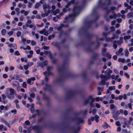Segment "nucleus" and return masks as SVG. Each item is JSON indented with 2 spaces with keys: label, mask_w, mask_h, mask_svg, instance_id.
I'll return each mask as SVG.
<instances>
[{
  "label": "nucleus",
  "mask_w": 133,
  "mask_h": 133,
  "mask_svg": "<svg viewBox=\"0 0 133 133\" xmlns=\"http://www.w3.org/2000/svg\"><path fill=\"white\" fill-rule=\"evenodd\" d=\"M124 75L128 78H129V75L127 73L125 72L124 73Z\"/></svg>",
  "instance_id": "bf43d9fd"
},
{
  "label": "nucleus",
  "mask_w": 133,
  "mask_h": 133,
  "mask_svg": "<svg viewBox=\"0 0 133 133\" xmlns=\"http://www.w3.org/2000/svg\"><path fill=\"white\" fill-rule=\"evenodd\" d=\"M55 36V35L54 34L49 35L48 37V39L49 40H50L51 39L53 38Z\"/></svg>",
  "instance_id": "7c9ffc66"
},
{
  "label": "nucleus",
  "mask_w": 133,
  "mask_h": 133,
  "mask_svg": "<svg viewBox=\"0 0 133 133\" xmlns=\"http://www.w3.org/2000/svg\"><path fill=\"white\" fill-rule=\"evenodd\" d=\"M97 110L95 108L92 111V113L93 115H95L96 112Z\"/></svg>",
  "instance_id": "a19ab883"
},
{
  "label": "nucleus",
  "mask_w": 133,
  "mask_h": 133,
  "mask_svg": "<svg viewBox=\"0 0 133 133\" xmlns=\"http://www.w3.org/2000/svg\"><path fill=\"white\" fill-rule=\"evenodd\" d=\"M96 107L98 108H99L101 107V105L100 104L97 103L95 104Z\"/></svg>",
  "instance_id": "864d4df0"
},
{
  "label": "nucleus",
  "mask_w": 133,
  "mask_h": 133,
  "mask_svg": "<svg viewBox=\"0 0 133 133\" xmlns=\"http://www.w3.org/2000/svg\"><path fill=\"white\" fill-rule=\"evenodd\" d=\"M25 124L27 125H29L30 124V122L28 120H27L25 122Z\"/></svg>",
  "instance_id": "774afa93"
},
{
  "label": "nucleus",
  "mask_w": 133,
  "mask_h": 133,
  "mask_svg": "<svg viewBox=\"0 0 133 133\" xmlns=\"http://www.w3.org/2000/svg\"><path fill=\"white\" fill-rule=\"evenodd\" d=\"M68 25H64L63 24H60V26L58 27L57 28V30L58 31H60L61 30L62 28L63 27H66L68 26Z\"/></svg>",
  "instance_id": "2eb2a0df"
},
{
  "label": "nucleus",
  "mask_w": 133,
  "mask_h": 133,
  "mask_svg": "<svg viewBox=\"0 0 133 133\" xmlns=\"http://www.w3.org/2000/svg\"><path fill=\"white\" fill-rule=\"evenodd\" d=\"M21 34V32L20 31H18L16 34V35L18 37H19Z\"/></svg>",
  "instance_id": "ea45409f"
},
{
  "label": "nucleus",
  "mask_w": 133,
  "mask_h": 133,
  "mask_svg": "<svg viewBox=\"0 0 133 133\" xmlns=\"http://www.w3.org/2000/svg\"><path fill=\"white\" fill-rule=\"evenodd\" d=\"M131 36L130 35L125 36L124 38L125 40H127L130 38Z\"/></svg>",
  "instance_id": "2f4dec72"
},
{
  "label": "nucleus",
  "mask_w": 133,
  "mask_h": 133,
  "mask_svg": "<svg viewBox=\"0 0 133 133\" xmlns=\"http://www.w3.org/2000/svg\"><path fill=\"white\" fill-rule=\"evenodd\" d=\"M48 14H47V13H46L45 14H41L42 16L43 17H45V16H48Z\"/></svg>",
  "instance_id": "052dcab7"
},
{
  "label": "nucleus",
  "mask_w": 133,
  "mask_h": 133,
  "mask_svg": "<svg viewBox=\"0 0 133 133\" xmlns=\"http://www.w3.org/2000/svg\"><path fill=\"white\" fill-rule=\"evenodd\" d=\"M103 127H105V128H107L109 127H110V126L106 122H105L104 124L103 125Z\"/></svg>",
  "instance_id": "e433bc0d"
},
{
  "label": "nucleus",
  "mask_w": 133,
  "mask_h": 133,
  "mask_svg": "<svg viewBox=\"0 0 133 133\" xmlns=\"http://www.w3.org/2000/svg\"><path fill=\"white\" fill-rule=\"evenodd\" d=\"M19 84L18 82L16 81H12L11 83V84L14 86H16L17 84Z\"/></svg>",
  "instance_id": "6ab92c4d"
},
{
  "label": "nucleus",
  "mask_w": 133,
  "mask_h": 133,
  "mask_svg": "<svg viewBox=\"0 0 133 133\" xmlns=\"http://www.w3.org/2000/svg\"><path fill=\"white\" fill-rule=\"evenodd\" d=\"M52 69V68L51 66H48L47 68V70L48 72H43V74L44 75H52V73L50 72V71Z\"/></svg>",
  "instance_id": "0eeeda50"
},
{
  "label": "nucleus",
  "mask_w": 133,
  "mask_h": 133,
  "mask_svg": "<svg viewBox=\"0 0 133 133\" xmlns=\"http://www.w3.org/2000/svg\"><path fill=\"white\" fill-rule=\"evenodd\" d=\"M123 51V49L122 48H120L119 49L118 51H117L116 52V54L117 56H119L120 55V54Z\"/></svg>",
  "instance_id": "aec40b11"
},
{
  "label": "nucleus",
  "mask_w": 133,
  "mask_h": 133,
  "mask_svg": "<svg viewBox=\"0 0 133 133\" xmlns=\"http://www.w3.org/2000/svg\"><path fill=\"white\" fill-rule=\"evenodd\" d=\"M43 25H44V24L43 23H42L41 24H40V25H39L38 24H36V25L37 26V27L39 26V27H41L43 26Z\"/></svg>",
  "instance_id": "4d7b16f0"
},
{
  "label": "nucleus",
  "mask_w": 133,
  "mask_h": 133,
  "mask_svg": "<svg viewBox=\"0 0 133 133\" xmlns=\"http://www.w3.org/2000/svg\"><path fill=\"white\" fill-rule=\"evenodd\" d=\"M11 104H9V105H7L4 107L5 109L6 110H7L10 107H11Z\"/></svg>",
  "instance_id": "4c0bfd02"
},
{
  "label": "nucleus",
  "mask_w": 133,
  "mask_h": 133,
  "mask_svg": "<svg viewBox=\"0 0 133 133\" xmlns=\"http://www.w3.org/2000/svg\"><path fill=\"white\" fill-rule=\"evenodd\" d=\"M117 43L116 42V41H115L113 43V48H114V49H116V48L117 47Z\"/></svg>",
  "instance_id": "5701e85b"
},
{
  "label": "nucleus",
  "mask_w": 133,
  "mask_h": 133,
  "mask_svg": "<svg viewBox=\"0 0 133 133\" xmlns=\"http://www.w3.org/2000/svg\"><path fill=\"white\" fill-rule=\"evenodd\" d=\"M115 124L117 126H119L121 125V124L120 123V122L119 121H118L116 122Z\"/></svg>",
  "instance_id": "5fc2aeb1"
},
{
  "label": "nucleus",
  "mask_w": 133,
  "mask_h": 133,
  "mask_svg": "<svg viewBox=\"0 0 133 133\" xmlns=\"http://www.w3.org/2000/svg\"><path fill=\"white\" fill-rule=\"evenodd\" d=\"M112 37L111 38L107 37L106 38L105 40L106 42H112Z\"/></svg>",
  "instance_id": "c85d7f7f"
},
{
  "label": "nucleus",
  "mask_w": 133,
  "mask_h": 133,
  "mask_svg": "<svg viewBox=\"0 0 133 133\" xmlns=\"http://www.w3.org/2000/svg\"><path fill=\"white\" fill-rule=\"evenodd\" d=\"M70 5V4L68 2L67 4L65 6V8L66 9L68 8Z\"/></svg>",
  "instance_id": "3c124183"
},
{
  "label": "nucleus",
  "mask_w": 133,
  "mask_h": 133,
  "mask_svg": "<svg viewBox=\"0 0 133 133\" xmlns=\"http://www.w3.org/2000/svg\"><path fill=\"white\" fill-rule=\"evenodd\" d=\"M118 61L119 62H122V63H124L125 61V60L124 58H119L118 59Z\"/></svg>",
  "instance_id": "f704fd0d"
},
{
  "label": "nucleus",
  "mask_w": 133,
  "mask_h": 133,
  "mask_svg": "<svg viewBox=\"0 0 133 133\" xmlns=\"http://www.w3.org/2000/svg\"><path fill=\"white\" fill-rule=\"evenodd\" d=\"M46 30L45 29H44L42 30L41 31L39 32V33L41 34H43L44 33V31Z\"/></svg>",
  "instance_id": "49530a36"
},
{
  "label": "nucleus",
  "mask_w": 133,
  "mask_h": 133,
  "mask_svg": "<svg viewBox=\"0 0 133 133\" xmlns=\"http://www.w3.org/2000/svg\"><path fill=\"white\" fill-rule=\"evenodd\" d=\"M95 99L92 98V96H90L88 98L85 99L84 102L85 105H87L88 103L90 104L93 103Z\"/></svg>",
  "instance_id": "20e7f679"
},
{
  "label": "nucleus",
  "mask_w": 133,
  "mask_h": 133,
  "mask_svg": "<svg viewBox=\"0 0 133 133\" xmlns=\"http://www.w3.org/2000/svg\"><path fill=\"white\" fill-rule=\"evenodd\" d=\"M30 64L29 63H28L27 64V65H24V68L25 70H27L28 68V67L29 66Z\"/></svg>",
  "instance_id": "c756f323"
},
{
  "label": "nucleus",
  "mask_w": 133,
  "mask_h": 133,
  "mask_svg": "<svg viewBox=\"0 0 133 133\" xmlns=\"http://www.w3.org/2000/svg\"><path fill=\"white\" fill-rule=\"evenodd\" d=\"M128 107L131 109L132 110V104L130 103H129L128 104Z\"/></svg>",
  "instance_id": "a18cd8bd"
},
{
  "label": "nucleus",
  "mask_w": 133,
  "mask_h": 133,
  "mask_svg": "<svg viewBox=\"0 0 133 133\" xmlns=\"http://www.w3.org/2000/svg\"><path fill=\"white\" fill-rule=\"evenodd\" d=\"M3 129V130L5 131H6L7 130V129L6 127H4V126L3 124H1L0 125V131H2Z\"/></svg>",
  "instance_id": "dca6fc26"
},
{
  "label": "nucleus",
  "mask_w": 133,
  "mask_h": 133,
  "mask_svg": "<svg viewBox=\"0 0 133 133\" xmlns=\"http://www.w3.org/2000/svg\"><path fill=\"white\" fill-rule=\"evenodd\" d=\"M18 6L19 8H22L23 9H25L26 7V5L24 4H22L19 3L18 4Z\"/></svg>",
  "instance_id": "f3484780"
},
{
  "label": "nucleus",
  "mask_w": 133,
  "mask_h": 133,
  "mask_svg": "<svg viewBox=\"0 0 133 133\" xmlns=\"http://www.w3.org/2000/svg\"><path fill=\"white\" fill-rule=\"evenodd\" d=\"M75 0H71V1L69 2H68L70 5L72 4H74L75 3Z\"/></svg>",
  "instance_id": "603ef678"
},
{
  "label": "nucleus",
  "mask_w": 133,
  "mask_h": 133,
  "mask_svg": "<svg viewBox=\"0 0 133 133\" xmlns=\"http://www.w3.org/2000/svg\"><path fill=\"white\" fill-rule=\"evenodd\" d=\"M35 79V77H31L30 78L28 79L27 82L28 84L30 85H32L33 83H31V81H34Z\"/></svg>",
  "instance_id": "f8f14e48"
},
{
  "label": "nucleus",
  "mask_w": 133,
  "mask_h": 133,
  "mask_svg": "<svg viewBox=\"0 0 133 133\" xmlns=\"http://www.w3.org/2000/svg\"><path fill=\"white\" fill-rule=\"evenodd\" d=\"M40 4L39 3H37L35 5V9H38V7L40 6Z\"/></svg>",
  "instance_id": "473e14b6"
},
{
  "label": "nucleus",
  "mask_w": 133,
  "mask_h": 133,
  "mask_svg": "<svg viewBox=\"0 0 133 133\" xmlns=\"http://www.w3.org/2000/svg\"><path fill=\"white\" fill-rule=\"evenodd\" d=\"M2 34L3 36L5 35L6 32V30L4 29L2 30L1 31Z\"/></svg>",
  "instance_id": "cd10ccee"
},
{
  "label": "nucleus",
  "mask_w": 133,
  "mask_h": 133,
  "mask_svg": "<svg viewBox=\"0 0 133 133\" xmlns=\"http://www.w3.org/2000/svg\"><path fill=\"white\" fill-rule=\"evenodd\" d=\"M7 90H9L10 91V95L11 96L13 95L14 94L15 91L14 89L11 88H8Z\"/></svg>",
  "instance_id": "9d476101"
},
{
  "label": "nucleus",
  "mask_w": 133,
  "mask_h": 133,
  "mask_svg": "<svg viewBox=\"0 0 133 133\" xmlns=\"http://www.w3.org/2000/svg\"><path fill=\"white\" fill-rule=\"evenodd\" d=\"M48 64V61H45L43 62H38L37 64L38 67H41V68H43L44 66L47 65Z\"/></svg>",
  "instance_id": "39448f33"
},
{
  "label": "nucleus",
  "mask_w": 133,
  "mask_h": 133,
  "mask_svg": "<svg viewBox=\"0 0 133 133\" xmlns=\"http://www.w3.org/2000/svg\"><path fill=\"white\" fill-rule=\"evenodd\" d=\"M44 35L48 36V35H49V33H48V32L47 31H46V30L45 31H44Z\"/></svg>",
  "instance_id": "69168bd1"
},
{
  "label": "nucleus",
  "mask_w": 133,
  "mask_h": 133,
  "mask_svg": "<svg viewBox=\"0 0 133 133\" xmlns=\"http://www.w3.org/2000/svg\"><path fill=\"white\" fill-rule=\"evenodd\" d=\"M81 10L80 7H75L73 10V14L69 15L68 16H66L65 18V20H68L70 21H73L76 16L80 13Z\"/></svg>",
  "instance_id": "f03ea898"
},
{
  "label": "nucleus",
  "mask_w": 133,
  "mask_h": 133,
  "mask_svg": "<svg viewBox=\"0 0 133 133\" xmlns=\"http://www.w3.org/2000/svg\"><path fill=\"white\" fill-rule=\"evenodd\" d=\"M115 87L114 86H112L109 87V89L111 90H112L113 89L115 90Z\"/></svg>",
  "instance_id": "c9c22d12"
},
{
  "label": "nucleus",
  "mask_w": 133,
  "mask_h": 133,
  "mask_svg": "<svg viewBox=\"0 0 133 133\" xmlns=\"http://www.w3.org/2000/svg\"><path fill=\"white\" fill-rule=\"evenodd\" d=\"M36 112L37 115H39L40 113V111L38 110H36Z\"/></svg>",
  "instance_id": "680f3d73"
},
{
  "label": "nucleus",
  "mask_w": 133,
  "mask_h": 133,
  "mask_svg": "<svg viewBox=\"0 0 133 133\" xmlns=\"http://www.w3.org/2000/svg\"><path fill=\"white\" fill-rule=\"evenodd\" d=\"M30 96L32 98H34L35 97V95L34 93L31 94L30 95Z\"/></svg>",
  "instance_id": "0e129e2a"
},
{
  "label": "nucleus",
  "mask_w": 133,
  "mask_h": 133,
  "mask_svg": "<svg viewBox=\"0 0 133 133\" xmlns=\"http://www.w3.org/2000/svg\"><path fill=\"white\" fill-rule=\"evenodd\" d=\"M65 65L64 64L63 66H58L57 68V70L59 72H62L64 70V67Z\"/></svg>",
  "instance_id": "1a4fd4ad"
},
{
  "label": "nucleus",
  "mask_w": 133,
  "mask_h": 133,
  "mask_svg": "<svg viewBox=\"0 0 133 133\" xmlns=\"http://www.w3.org/2000/svg\"><path fill=\"white\" fill-rule=\"evenodd\" d=\"M6 125H7L9 128H10V126L9 123H8L6 121L4 123Z\"/></svg>",
  "instance_id": "09e8293b"
},
{
  "label": "nucleus",
  "mask_w": 133,
  "mask_h": 133,
  "mask_svg": "<svg viewBox=\"0 0 133 133\" xmlns=\"http://www.w3.org/2000/svg\"><path fill=\"white\" fill-rule=\"evenodd\" d=\"M51 89V86L50 85L46 84V87L44 88V90L45 91H49Z\"/></svg>",
  "instance_id": "ddd939ff"
},
{
  "label": "nucleus",
  "mask_w": 133,
  "mask_h": 133,
  "mask_svg": "<svg viewBox=\"0 0 133 133\" xmlns=\"http://www.w3.org/2000/svg\"><path fill=\"white\" fill-rule=\"evenodd\" d=\"M22 87L24 88H26V82H23L22 85Z\"/></svg>",
  "instance_id": "37998d69"
},
{
  "label": "nucleus",
  "mask_w": 133,
  "mask_h": 133,
  "mask_svg": "<svg viewBox=\"0 0 133 133\" xmlns=\"http://www.w3.org/2000/svg\"><path fill=\"white\" fill-rule=\"evenodd\" d=\"M118 37V36L114 33L113 34V36L112 37V39H114L115 38L117 39Z\"/></svg>",
  "instance_id": "b1692460"
},
{
  "label": "nucleus",
  "mask_w": 133,
  "mask_h": 133,
  "mask_svg": "<svg viewBox=\"0 0 133 133\" xmlns=\"http://www.w3.org/2000/svg\"><path fill=\"white\" fill-rule=\"evenodd\" d=\"M115 106L113 104H111L110 105V108L111 109H113L115 108Z\"/></svg>",
  "instance_id": "8fccbe9b"
},
{
  "label": "nucleus",
  "mask_w": 133,
  "mask_h": 133,
  "mask_svg": "<svg viewBox=\"0 0 133 133\" xmlns=\"http://www.w3.org/2000/svg\"><path fill=\"white\" fill-rule=\"evenodd\" d=\"M102 0H99L97 6L95 7L93 9V13H96V10L99 8L104 9L107 6H108L111 4L112 3V0H106L105 3H102Z\"/></svg>",
  "instance_id": "f257e3e1"
},
{
  "label": "nucleus",
  "mask_w": 133,
  "mask_h": 133,
  "mask_svg": "<svg viewBox=\"0 0 133 133\" xmlns=\"http://www.w3.org/2000/svg\"><path fill=\"white\" fill-rule=\"evenodd\" d=\"M121 33V31L119 30H117L116 31V34L117 35H119V34H120Z\"/></svg>",
  "instance_id": "de8ad7c7"
},
{
  "label": "nucleus",
  "mask_w": 133,
  "mask_h": 133,
  "mask_svg": "<svg viewBox=\"0 0 133 133\" xmlns=\"http://www.w3.org/2000/svg\"><path fill=\"white\" fill-rule=\"evenodd\" d=\"M36 44V42L34 41H32L31 42V44L32 45H35Z\"/></svg>",
  "instance_id": "6e6d98bb"
},
{
  "label": "nucleus",
  "mask_w": 133,
  "mask_h": 133,
  "mask_svg": "<svg viewBox=\"0 0 133 133\" xmlns=\"http://www.w3.org/2000/svg\"><path fill=\"white\" fill-rule=\"evenodd\" d=\"M3 77L5 78H6L8 77V76L6 74H4L3 75Z\"/></svg>",
  "instance_id": "e2e57ef3"
},
{
  "label": "nucleus",
  "mask_w": 133,
  "mask_h": 133,
  "mask_svg": "<svg viewBox=\"0 0 133 133\" xmlns=\"http://www.w3.org/2000/svg\"><path fill=\"white\" fill-rule=\"evenodd\" d=\"M133 17V12H130L128 14L127 17L128 18H130Z\"/></svg>",
  "instance_id": "412c9836"
},
{
  "label": "nucleus",
  "mask_w": 133,
  "mask_h": 133,
  "mask_svg": "<svg viewBox=\"0 0 133 133\" xmlns=\"http://www.w3.org/2000/svg\"><path fill=\"white\" fill-rule=\"evenodd\" d=\"M125 53V56L127 57L128 56L129 54V52L127 49L126 50Z\"/></svg>",
  "instance_id": "58836bf2"
},
{
  "label": "nucleus",
  "mask_w": 133,
  "mask_h": 133,
  "mask_svg": "<svg viewBox=\"0 0 133 133\" xmlns=\"http://www.w3.org/2000/svg\"><path fill=\"white\" fill-rule=\"evenodd\" d=\"M13 31H10L9 32H8V35L10 36H11L13 34Z\"/></svg>",
  "instance_id": "13d9d810"
},
{
  "label": "nucleus",
  "mask_w": 133,
  "mask_h": 133,
  "mask_svg": "<svg viewBox=\"0 0 133 133\" xmlns=\"http://www.w3.org/2000/svg\"><path fill=\"white\" fill-rule=\"evenodd\" d=\"M12 47L14 48L15 49H17V45L16 44H13Z\"/></svg>",
  "instance_id": "338daca9"
},
{
  "label": "nucleus",
  "mask_w": 133,
  "mask_h": 133,
  "mask_svg": "<svg viewBox=\"0 0 133 133\" xmlns=\"http://www.w3.org/2000/svg\"><path fill=\"white\" fill-rule=\"evenodd\" d=\"M59 12V9H57L54 11V14L55 15L57 14Z\"/></svg>",
  "instance_id": "72a5a7b5"
},
{
  "label": "nucleus",
  "mask_w": 133,
  "mask_h": 133,
  "mask_svg": "<svg viewBox=\"0 0 133 133\" xmlns=\"http://www.w3.org/2000/svg\"><path fill=\"white\" fill-rule=\"evenodd\" d=\"M32 129L34 130L37 131L39 129V128L38 126H34L32 127Z\"/></svg>",
  "instance_id": "393cba45"
},
{
  "label": "nucleus",
  "mask_w": 133,
  "mask_h": 133,
  "mask_svg": "<svg viewBox=\"0 0 133 133\" xmlns=\"http://www.w3.org/2000/svg\"><path fill=\"white\" fill-rule=\"evenodd\" d=\"M113 118H114L115 120H117L118 119V115L116 113H114V112L113 113Z\"/></svg>",
  "instance_id": "a211bd4d"
},
{
  "label": "nucleus",
  "mask_w": 133,
  "mask_h": 133,
  "mask_svg": "<svg viewBox=\"0 0 133 133\" xmlns=\"http://www.w3.org/2000/svg\"><path fill=\"white\" fill-rule=\"evenodd\" d=\"M11 112L12 113H14V114H16L17 113V110L15 109L11 110Z\"/></svg>",
  "instance_id": "c03bdc74"
},
{
  "label": "nucleus",
  "mask_w": 133,
  "mask_h": 133,
  "mask_svg": "<svg viewBox=\"0 0 133 133\" xmlns=\"http://www.w3.org/2000/svg\"><path fill=\"white\" fill-rule=\"evenodd\" d=\"M116 9V8L115 6H111L110 8H109L108 6H107L104 9L105 10L107 11V15H108L111 11L114 10Z\"/></svg>",
  "instance_id": "6e6552de"
},
{
  "label": "nucleus",
  "mask_w": 133,
  "mask_h": 133,
  "mask_svg": "<svg viewBox=\"0 0 133 133\" xmlns=\"http://www.w3.org/2000/svg\"><path fill=\"white\" fill-rule=\"evenodd\" d=\"M104 38H101L98 39L97 37V41L98 45H99L100 44V43L99 42V41H102L104 40Z\"/></svg>",
  "instance_id": "a878e982"
},
{
  "label": "nucleus",
  "mask_w": 133,
  "mask_h": 133,
  "mask_svg": "<svg viewBox=\"0 0 133 133\" xmlns=\"http://www.w3.org/2000/svg\"><path fill=\"white\" fill-rule=\"evenodd\" d=\"M106 72H107V74L108 76L106 75H104L102 74L100 75V77L102 79L101 81L99 83L100 85H104L105 84L106 81L110 78V74L112 72V71L110 69H108Z\"/></svg>",
  "instance_id": "7ed1b4c3"
},
{
  "label": "nucleus",
  "mask_w": 133,
  "mask_h": 133,
  "mask_svg": "<svg viewBox=\"0 0 133 133\" xmlns=\"http://www.w3.org/2000/svg\"><path fill=\"white\" fill-rule=\"evenodd\" d=\"M76 91L73 90L70 91L68 92L67 98H72L76 94Z\"/></svg>",
  "instance_id": "423d86ee"
},
{
  "label": "nucleus",
  "mask_w": 133,
  "mask_h": 133,
  "mask_svg": "<svg viewBox=\"0 0 133 133\" xmlns=\"http://www.w3.org/2000/svg\"><path fill=\"white\" fill-rule=\"evenodd\" d=\"M29 27L30 28H33V30L34 31L35 30V29L36 28L35 25L34 24H31L29 25Z\"/></svg>",
  "instance_id": "bb28decb"
},
{
  "label": "nucleus",
  "mask_w": 133,
  "mask_h": 133,
  "mask_svg": "<svg viewBox=\"0 0 133 133\" xmlns=\"http://www.w3.org/2000/svg\"><path fill=\"white\" fill-rule=\"evenodd\" d=\"M123 111L122 109H120L119 110H117L116 111V114L118 115H120L121 113H122Z\"/></svg>",
  "instance_id": "4be33fe9"
},
{
  "label": "nucleus",
  "mask_w": 133,
  "mask_h": 133,
  "mask_svg": "<svg viewBox=\"0 0 133 133\" xmlns=\"http://www.w3.org/2000/svg\"><path fill=\"white\" fill-rule=\"evenodd\" d=\"M50 7L48 5H43V9L45 12L46 11V9H50Z\"/></svg>",
  "instance_id": "4468645a"
},
{
  "label": "nucleus",
  "mask_w": 133,
  "mask_h": 133,
  "mask_svg": "<svg viewBox=\"0 0 133 133\" xmlns=\"http://www.w3.org/2000/svg\"><path fill=\"white\" fill-rule=\"evenodd\" d=\"M116 42L117 44L119 45H121V44L123 43V42H121L119 40H118L117 41H116Z\"/></svg>",
  "instance_id": "79ce46f5"
},
{
  "label": "nucleus",
  "mask_w": 133,
  "mask_h": 133,
  "mask_svg": "<svg viewBox=\"0 0 133 133\" xmlns=\"http://www.w3.org/2000/svg\"><path fill=\"white\" fill-rule=\"evenodd\" d=\"M76 120L77 121V123L78 124L82 123L84 122V120L83 118H77L76 119Z\"/></svg>",
  "instance_id": "9b49d317"
}]
</instances>
